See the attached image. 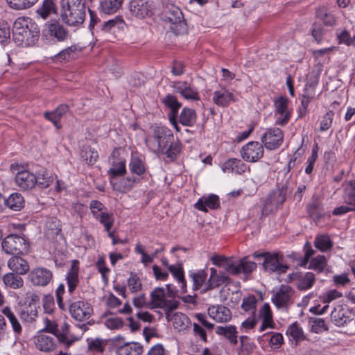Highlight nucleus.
<instances>
[{
    "label": "nucleus",
    "instance_id": "obj_1",
    "mask_svg": "<svg viewBox=\"0 0 355 355\" xmlns=\"http://www.w3.org/2000/svg\"><path fill=\"white\" fill-rule=\"evenodd\" d=\"M12 35L17 45H31L40 35V28L29 17H18L12 26Z\"/></svg>",
    "mask_w": 355,
    "mask_h": 355
},
{
    "label": "nucleus",
    "instance_id": "obj_2",
    "mask_svg": "<svg viewBox=\"0 0 355 355\" xmlns=\"http://www.w3.org/2000/svg\"><path fill=\"white\" fill-rule=\"evenodd\" d=\"M85 4L86 0H61L60 16L62 21L71 26L82 24L86 15Z\"/></svg>",
    "mask_w": 355,
    "mask_h": 355
},
{
    "label": "nucleus",
    "instance_id": "obj_3",
    "mask_svg": "<svg viewBox=\"0 0 355 355\" xmlns=\"http://www.w3.org/2000/svg\"><path fill=\"white\" fill-rule=\"evenodd\" d=\"M174 141L171 130L166 127L155 126L153 135L146 139L147 146L155 153H164L168 144Z\"/></svg>",
    "mask_w": 355,
    "mask_h": 355
},
{
    "label": "nucleus",
    "instance_id": "obj_4",
    "mask_svg": "<svg viewBox=\"0 0 355 355\" xmlns=\"http://www.w3.org/2000/svg\"><path fill=\"white\" fill-rule=\"evenodd\" d=\"M1 248L7 254L24 255L28 253L30 244L24 235L10 234L2 240Z\"/></svg>",
    "mask_w": 355,
    "mask_h": 355
},
{
    "label": "nucleus",
    "instance_id": "obj_5",
    "mask_svg": "<svg viewBox=\"0 0 355 355\" xmlns=\"http://www.w3.org/2000/svg\"><path fill=\"white\" fill-rule=\"evenodd\" d=\"M10 170L15 174V184L21 190L28 191L36 186V175L26 170L24 166L19 164H12Z\"/></svg>",
    "mask_w": 355,
    "mask_h": 355
},
{
    "label": "nucleus",
    "instance_id": "obj_6",
    "mask_svg": "<svg viewBox=\"0 0 355 355\" xmlns=\"http://www.w3.org/2000/svg\"><path fill=\"white\" fill-rule=\"evenodd\" d=\"M252 256L257 259L263 258L262 266L266 271L283 274L285 273L288 268V266L283 263V257L279 256L277 253L254 252Z\"/></svg>",
    "mask_w": 355,
    "mask_h": 355
},
{
    "label": "nucleus",
    "instance_id": "obj_7",
    "mask_svg": "<svg viewBox=\"0 0 355 355\" xmlns=\"http://www.w3.org/2000/svg\"><path fill=\"white\" fill-rule=\"evenodd\" d=\"M162 18L172 24L171 28L178 33L185 29L186 23L181 10L173 3H167L162 11Z\"/></svg>",
    "mask_w": 355,
    "mask_h": 355
},
{
    "label": "nucleus",
    "instance_id": "obj_8",
    "mask_svg": "<svg viewBox=\"0 0 355 355\" xmlns=\"http://www.w3.org/2000/svg\"><path fill=\"white\" fill-rule=\"evenodd\" d=\"M155 6L150 0H131L129 3L130 14L137 19H144L153 15Z\"/></svg>",
    "mask_w": 355,
    "mask_h": 355
},
{
    "label": "nucleus",
    "instance_id": "obj_9",
    "mask_svg": "<svg viewBox=\"0 0 355 355\" xmlns=\"http://www.w3.org/2000/svg\"><path fill=\"white\" fill-rule=\"evenodd\" d=\"M257 263L250 261L248 257H244L236 261H233L232 264L227 266V272L232 275L243 274L245 277L250 275L256 269Z\"/></svg>",
    "mask_w": 355,
    "mask_h": 355
},
{
    "label": "nucleus",
    "instance_id": "obj_10",
    "mask_svg": "<svg viewBox=\"0 0 355 355\" xmlns=\"http://www.w3.org/2000/svg\"><path fill=\"white\" fill-rule=\"evenodd\" d=\"M152 308H162L168 306L171 309H177L179 306V302L174 300H167L166 298L165 291L164 288H155L150 293Z\"/></svg>",
    "mask_w": 355,
    "mask_h": 355
},
{
    "label": "nucleus",
    "instance_id": "obj_11",
    "mask_svg": "<svg viewBox=\"0 0 355 355\" xmlns=\"http://www.w3.org/2000/svg\"><path fill=\"white\" fill-rule=\"evenodd\" d=\"M284 140V133L280 128H271L261 136V141L268 150L279 148Z\"/></svg>",
    "mask_w": 355,
    "mask_h": 355
},
{
    "label": "nucleus",
    "instance_id": "obj_12",
    "mask_svg": "<svg viewBox=\"0 0 355 355\" xmlns=\"http://www.w3.org/2000/svg\"><path fill=\"white\" fill-rule=\"evenodd\" d=\"M69 310L71 317L80 322L89 319L93 312L90 304L83 300L70 303Z\"/></svg>",
    "mask_w": 355,
    "mask_h": 355
},
{
    "label": "nucleus",
    "instance_id": "obj_13",
    "mask_svg": "<svg viewBox=\"0 0 355 355\" xmlns=\"http://www.w3.org/2000/svg\"><path fill=\"white\" fill-rule=\"evenodd\" d=\"M264 153V149L258 141H250L242 147L241 155L246 162H255L260 159Z\"/></svg>",
    "mask_w": 355,
    "mask_h": 355
},
{
    "label": "nucleus",
    "instance_id": "obj_14",
    "mask_svg": "<svg viewBox=\"0 0 355 355\" xmlns=\"http://www.w3.org/2000/svg\"><path fill=\"white\" fill-rule=\"evenodd\" d=\"M52 272L46 268H35L28 275V279L35 286H45L52 279Z\"/></svg>",
    "mask_w": 355,
    "mask_h": 355
},
{
    "label": "nucleus",
    "instance_id": "obj_15",
    "mask_svg": "<svg viewBox=\"0 0 355 355\" xmlns=\"http://www.w3.org/2000/svg\"><path fill=\"white\" fill-rule=\"evenodd\" d=\"M46 26L48 35L58 42H64L69 37L67 28L59 21L51 20Z\"/></svg>",
    "mask_w": 355,
    "mask_h": 355
},
{
    "label": "nucleus",
    "instance_id": "obj_16",
    "mask_svg": "<svg viewBox=\"0 0 355 355\" xmlns=\"http://www.w3.org/2000/svg\"><path fill=\"white\" fill-rule=\"evenodd\" d=\"M58 339L54 336H51L45 333H41L35 337V344L40 351L49 352L55 350L57 347Z\"/></svg>",
    "mask_w": 355,
    "mask_h": 355
},
{
    "label": "nucleus",
    "instance_id": "obj_17",
    "mask_svg": "<svg viewBox=\"0 0 355 355\" xmlns=\"http://www.w3.org/2000/svg\"><path fill=\"white\" fill-rule=\"evenodd\" d=\"M275 114L277 117L275 123L284 125L288 123L291 117V113L288 110V99L280 96L275 101Z\"/></svg>",
    "mask_w": 355,
    "mask_h": 355
},
{
    "label": "nucleus",
    "instance_id": "obj_18",
    "mask_svg": "<svg viewBox=\"0 0 355 355\" xmlns=\"http://www.w3.org/2000/svg\"><path fill=\"white\" fill-rule=\"evenodd\" d=\"M293 290L288 285H282L279 291L273 295L272 302L277 308H286L291 303Z\"/></svg>",
    "mask_w": 355,
    "mask_h": 355
},
{
    "label": "nucleus",
    "instance_id": "obj_19",
    "mask_svg": "<svg viewBox=\"0 0 355 355\" xmlns=\"http://www.w3.org/2000/svg\"><path fill=\"white\" fill-rule=\"evenodd\" d=\"M172 87L174 92L179 93L182 97L187 100L197 101L199 99L197 89L192 87L187 82L175 81L173 83Z\"/></svg>",
    "mask_w": 355,
    "mask_h": 355
},
{
    "label": "nucleus",
    "instance_id": "obj_20",
    "mask_svg": "<svg viewBox=\"0 0 355 355\" xmlns=\"http://www.w3.org/2000/svg\"><path fill=\"white\" fill-rule=\"evenodd\" d=\"M79 261L73 260L71 265L66 275V281L68 286V291L73 293L79 284Z\"/></svg>",
    "mask_w": 355,
    "mask_h": 355
},
{
    "label": "nucleus",
    "instance_id": "obj_21",
    "mask_svg": "<svg viewBox=\"0 0 355 355\" xmlns=\"http://www.w3.org/2000/svg\"><path fill=\"white\" fill-rule=\"evenodd\" d=\"M208 313L218 322H225L232 318L230 310L223 305L211 306L208 309Z\"/></svg>",
    "mask_w": 355,
    "mask_h": 355
},
{
    "label": "nucleus",
    "instance_id": "obj_22",
    "mask_svg": "<svg viewBox=\"0 0 355 355\" xmlns=\"http://www.w3.org/2000/svg\"><path fill=\"white\" fill-rule=\"evenodd\" d=\"M8 267L17 275H25L29 270V265L20 255H12L8 261Z\"/></svg>",
    "mask_w": 355,
    "mask_h": 355
},
{
    "label": "nucleus",
    "instance_id": "obj_23",
    "mask_svg": "<svg viewBox=\"0 0 355 355\" xmlns=\"http://www.w3.org/2000/svg\"><path fill=\"white\" fill-rule=\"evenodd\" d=\"M143 353V346L137 342H126L116 345V355H141Z\"/></svg>",
    "mask_w": 355,
    "mask_h": 355
},
{
    "label": "nucleus",
    "instance_id": "obj_24",
    "mask_svg": "<svg viewBox=\"0 0 355 355\" xmlns=\"http://www.w3.org/2000/svg\"><path fill=\"white\" fill-rule=\"evenodd\" d=\"M317 84H318L317 80H313V82H310V83L308 82L306 84V86L304 88V92L302 96L301 106L299 108V112H300V117H302L306 114L308 105L310 103L311 99L313 98V89Z\"/></svg>",
    "mask_w": 355,
    "mask_h": 355
},
{
    "label": "nucleus",
    "instance_id": "obj_25",
    "mask_svg": "<svg viewBox=\"0 0 355 355\" xmlns=\"http://www.w3.org/2000/svg\"><path fill=\"white\" fill-rule=\"evenodd\" d=\"M111 161L112 167L109 169L107 173L111 180L119 176H122L126 173L125 160L122 157H112Z\"/></svg>",
    "mask_w": 355,
    "mask_h": 355
},
{
    "label": "nucleus",
    "instance_id": "obj_26",
    "mask_svg": "<svg viewBox=\"0 0 355 355\" xmlns=\"http://www.w3.org/2000/svg\"><path fill=\"white\" fill-rule=\"evenodd\" d=\"M219 207V198L218 196L211 194L208 197H203L199 199L195 205V207L198 210L207 211V207L214 209Z\"/></svg>",
    "mask_w": 355,
    "mask_h": 355
},
{
    "label": "nucleus",
    "instance_id": "obj_27",
    "mask_svg": "<svg viewBox=\"0 0 355 355\" xmlns=\"http://www.w3.org/2000/svg\"><path fill=\"white\" fill-rule=\"evenodd\" d=\"M287 195V187L282 186L272 191L266 199V204H272L275 205H282L285 200Z\"/></svg>",
    "mask_w": 355,
    "mask_h": 355
},
{
    "label": "nucleus",
    "instance_id": "obj_28",
    "mask_svg": "<svg viewBox=\"0 0 355 355\" xmlns=\"http://www.w3.org/2000/svg\"><path fill=\"white\" fill-rule=\"evenodd\" d=\"M215 331L218 335L223 336L226 338L232 345H236L237 344V331L235 326H218Z\"/></svg>",
    "mask_w": 355,
    "mask_h": 355
},
{
    "label": "nucleus",
    "instance_id": "obj_29",
    "mask_svg": "<svg viewBox=\"0 0 355 355\" xmlns=\"http://www.w3.org/2000/svg\"><path fill=\"white\" fill-rule=\"evenodd\" d=\"M213 101L218 106L226 107L231 101H235L236 99L233 94L226 89H221L214 92Z\"/></svg>",
    "mask_w": 355,
    "mask_h": 355
},
{
    "label": "nucleus",
    "instance_id": "obj_30",
    "mask_svg": "<svg viewBox=\"0 0 355 355\" xmlns=\"http://www.w3.org/2000/svg\"><path fill=\"white\" fill-rule=\"evenodd\" d=\"M24 202V198L19 193H14L10 195L8 198L3 196V202H1V207L5 205L12 210H19Z\"/></svg>",
    "mask_w": 355,
    "mask_h": 355
},
{
    "label": "nucleus",
    "instance_id": "obj_31",
    "mask_svg": "<svg viewBox=\"0 0 355 355\" xmlns=\"http://www.w3.org/2000/svg\"><path fill=\"white\" fill-rule=\"evenodd\" d=\"M297 279V288L299 290L304 291L312 287L315 282V275L312 272H308L302 275H295Z\"/></svg>",
    "mask_w": 355,
    "mask_h": 355
},
{
    "label": "nucleus",
    "instance_id": "obj_32",
    "mask_svg": "<svg viewBox=\"0 0 355 355\" xmlns=\"http://www.w3.org/2000/svg\"><path fill=\"white\" fill-rule=\"evenodd\" d=\"M196 121V111L191 108L184 107L179 116V122L184 126H193Z\"/></svg>",
    "mask_w": 355,
    "mask_h": 355
},
{
    "label": "nucleus",
    "instance_id": "obj_33",
    "mask_svg": "<svg viewBox=\"0 0 355 355\" xmlns=\"http://www.w3.org/2000/svg\"><path fill=\"white\" fill-rule=\"evenodd\" d=\"M69 326L66 322H64L60 329H58V343L66 347H69L76 340V338L69 336Z\"/></svg>",
    "mask_w": 355,
    "mask_h": 355
},
{
    "label": "nucleus",
    "instance_id": "obj_34",
    "mask_svg": "<svg viewBox=\"0 0 355 355\" xmlns=\"http://www.w3.org/2000/svg\"><path fill=\"white\" fill-rule=\"evenodd\" d=\"M37 14L46 19L51 14L56 12V6L53 0H43L42 4L36 10Z\"/></svg>",
    "mask_w": 355,
    "mask_h": 355
},
{
    "label": "nucleus",
    "instance_id": "obj_35",
    "mask_svg": "<svg viewBox=\"0 0 355 355\" xmlns=\"http://www.w3.org/2000/svg\"><path fill=\"white\" fill-rule=\"evenodd\" d=\"M316 16L325 26H333L336 24L335 17L324 6L320 7L317 9Z\"/></svg>",
    "mask_w": 355,
    "mask_h": 355
},
{
    "label": "nucleus",
    "instance_id": "obj_36",
    "mask_svg": "<svg viewBox=\"0 0 355 355\" xmlns=\"http://www.w3.org/2000/svg\"><path fill=\"white\" fill-rule=\"evenodd\" d=\"M123 0H103L100 4L101 10L108 15L115 13L121 6Z\"/></svg>",
    "mask_w": 355,
    "mask_h": 355
},
{
    "label": "nucleus",
    "instance_id": "obj_37",
    "mask_svg": "<svg viewBox=\"0 0 355 355\" xmlns=\"http://www.w3.org/2000/svg\"><path fill=\"white\" fill-rule=\"evenodd\" d=\"M231 283V279L224 273H220L217 276L209 277L206 290H212L219 287L222 284H229Z\"/></svg>",
    "mask_w": 355,
    "mask_h": 355
},
{
    "label": "nucleus",
    "instance_id": "obj_38",
    "mask_svg": "<svg viewBox=\"0 0 355 355\" xmlns=\"http://www.w3.org/2000/svg\"><path fill=\"white\" fill-rule=\"evenodd\" d=\"M345 314V310L342 306H338L331 311V319L336 326H344L349 320V318L346 317Z\"/></svg>",
    "mask_w": 355,
    "mask_h": 355
},
{
    "label": "nucleus",
    "instance_id": "obj_39",
    "mask_svg": "<svg viewBox=\"0 0 355 355\" xmlns=\"http://www.w3.org/2000/svg\"><path fill=\"white\" fill-rule=\"evenodd\" d=\"M20 275L17 273L8 272L3 276V282L7 286L14 289L21 288L24 285V281Z\"/></svg>",
    "mask_w": 355,
    "mask_h": 355
},
{
    "label": "nucleus",
    "instance_id": "obj_40",
    "mask_svg": "<svg viewBox=\"0 0 355 355\" xmlns=\"http://www.w3.org/2000/svg\"><path fill=\"white\" fill-rule=\"evenodd\" d=\"M175 278L181 284L182 292H186V281L184 279V270L182 263L171 265L168 269Z\"/></svg>",
    "mask_w": 355,
    "mask_h": 355
},
{
    "label": "nucleus",
    "instance_id": "obj_41",
    "mask_svg": "<svg viewBox=\"0 0 355 355\" xmlns=\"http://www.w3.org/2000/svg\"><path fill=\"white\" fill-rule=\"evenodd\" d=\"M80 157L87 164L93 165L97 161L98 154L90 146H84L80 151Z\"/></svg>",
    "mask_w": 355,
    "mask_h": 355
},
{
    "label": "nucleus",
    "instance_id": "obj_42",
    "mask_svg": "<svg viewBox=\"0 0 355 355\" xmlns=\"http://www.w3.org/2000/svg\"><path fill=\"white\" fill-rule=\"evenodd\" d=\"M173 327L179 331L186 329L190 324L189 318L182 313H175L172 316Z\"/></svg>",
    "mask_w": 355,
    "mask_h": 355
},
{
    "label": "nucleus",
    "instance_id": "obj_43",
    "mask_svg": "<svg viewBox=\"0 0 355 355\" xmlns=\"http://www.w3.org/2000/svg\"><path fill=\"white\" fill-rule=\"evenodd\" d=\"M308 212L315 223L324 216V211L320 202L317 200L309 205Z\"/></svg>",
    "mask_w": 355,
    "mask_h": 355
},
{
    "label": "nucleus",
    "instance_id": "obj_44",
    "mask_svg": "<svg viewBox=\"0 0 355 355\" xmlns=\"http://www.w3.org/2000/svg\"><path fill=\"white\" fill-rule=\"evenodd\" d=\"M37 184L41 188H47L53 182V176L46 170L42 169L36 175Z\"/></svg>",
    "mask_w": 355,
    "mask_h": 355
},
{
    "label": "nucleus",
    "instance_id": "obj_45",
    "mask_svg": "<svg viewBox=\"0 0 355 355\" xmlns=\"http://www.w3.org/2000/svg\"><path fill=\"white\" fill-rule=\"evenodd\" d=\"M19 315L22 320L31 322L37 316V310L34 306L28 304L20 311Z\"/></svg>",
    "mask_w": 355,
    "mask_h": 355
},
{
    "label": "nucleus",
    "instance_id": "obj_46",
    "mask_svg": "<svg viewBox=\"0 0 355 355\" xmlns=\"http://www.w3.org/2000/svg\"><path fill=\"white\" fill-rule=\"evenodd\" d=\"M316 248L322 252H326L331 249L333 243L328 235H321L315 238L314 242Z\"/></svg>",
    "mask_w": 355,
    "mask_h": 355
},
{
    "label": "nucleus",
    "instance_id": "obj_47",
    "mask_svg": "<svg viewBox=\"0 0 355 355\" xmlns=\"http://www.w3.org/2000/svg\"><path fill=\"white\" fill-rule=\"evenodd\" d=\"M3 313L9 320L14 332L16 334H20L22 331V327H21L19 320H17V318L15 317L14 313L12 312L11 309L9 307H5L3 309Z\"/></svg>",
    "mask_w": 355,
    "mask_h": 355
},
{
    "label": "nucleus",
    "instance_id": "obj_48",
    "mask_svg": "<svg viewBox=\"0 0 355 355\" xmlns=\"http://www.w3.org/2000/svg\"><path fill=\"white\" fill-rule=\"evenodd\" d=\"M110 182L115 190L119 192H125L129 191L134 186L136 182V179L135 178L122 179L119 184L114 182L113 180H110Z\"/></svg>",
    "mask_w": 355,
    "mask_h": 355
},
{
    "label": "nucleus",
    "instance_id": "obj_49",
    "mask_svg": "<svg viewBox=\"0 0 355 355\" xmlns=\"http://www.w3.org/2000/svg\"><path fill=\"white\" fill-rule=\"evenodd\" d=\"M9 6L15 10H24L30 8L34 6L38 0H6Z\"/></svg>",
    "mask_w": 355,
    "mask_h": 355
},
{
    "label": "nucleus",
    "instance_id": "obj_50",
    "mask_svg": "<svg viewBox=\"0 0 355 355\" xmlns=\"http://www.w3.org/2000/svg\"><path fill=\"white\" fill-rule=\"evenodd\" d=\"M130 168L132 173L138 175H141L146 172L144 162L137 157L131 159Z\"/></svg>",
    "mask_w": 355,
    "mask_h": 355
},
{
    "label": "nucleus",
    "instance_id": "obj_51",
    "mask_svg": "<svg viewBox=\"0 0 355 355\" xmlns=\"http://www.w3.org/2000/svg\"><path fill=\"white\" fill-rule=\"evenodd\" d=\"M78 48L76 45H72L62 51L55 55V58L60 61H68L73 59L77 52Z\"/></svg>",
    "mask_w": 355,
    "mask_h": 355
},
{
    "label": "nucleus",
    "instance_id": "obj_52",
    "mask_svg": "<svg viewBox=\"0 0 355 355\" xmlns=\"http://www.w3.org/2000/svg\"><path fill=\"white\" fill-rule=\"evenodd\" d=\"M286 333L297 342L304 339L303 331L302 328L300 327L297 322L289 326Z\"/></svg>",
    "mask_w": 355,
    "mask_h": 355
},
{
    "label": "nucleus",
    "instance_id": "obj_53",
    "mask_svg": "<svg viewBox=\"0 0 355 355\" xmlns=\"http://www.w3.org/2000/svg\"><path fill=\"white\" fill-rule=\"evenodd\" d=\"M326 265L327 261L324 256L320 255L310 261L309 268L320 272L324 270Z\"/></svg>",
    "mask_w": 355,
    "mask_h": 355
},
{
    "label": "nucleus",
    "instance_id": "obj_54",
    "mask_svg": "<svg viewBox=\"0 0 355 355\" xmlns=\"http://www.w3.org/2000/svg\"><path fill=\"white\" fill-rule=\"evenodd\" d=\"M168 146L163 154H166L171 160H175L180 152L181 144L179 142L174 143L173 141Z\"/></svg>",
    "mask_w": 355,
    "mask_h": 355
},
{
    "label": "nucleus",
    "instance_id": "obj_55",
    "mask_svg": "<svg viewBox=\"0 0 355 355\" xmlns=\"http://www.w3.org/2000/svg\"><path fill=\"white\" fill-rule=\"evenodd\" d=\"M191 277L193 282V287L195 290L200 288L202 285L205 282L207 275L205 271L200 270L197 272L191 274Z\"/></svg>",
    "mask_w": 355,
    "mask_h": 355
},
{
    "label": "nucleus",
    "instance_id": "obj_56",
    "mask_svg": "<svg viewBox=\"0 0 355 355\" xmlns=\"http://www.w3.org/2000/svg\"><path fill=\"white\" fill-rule=\"evenodd\" d=\"M213 264L218 267H224L227 271V266L233 263V260L231 257H227L222 255H214L211 258Z\"/></svg>",
    "mask_w": 355,
    "mask_h": 355
},
{
    "label": "nucleus",
    "instance_id": "obj_57",
    "mask_svg": "<svg viewBox=\"0 0 355 355\" xmlns=\"http://www.w3.org/2000/svg\"><path fill=\"white\" fill-rule=\"evenodd\" d=\"M337 38L340 44H345L347 46L355 45V35L352 37L349 33L345 30L337 31Z\"/></svg>",
    "mask_w": 355,
    "mask_h": 355
},
{
    "label": "nucleus",
    "instance_id": "obj_58",
    "mask_svg": "<svg viewBox=\"0 0 355 355\" xmlns=\"http://www.w3.org/2000/svg\"><path fill=\"white\" fill-rule=\"evenodd\" d=\"M257 300L254 295H251L243 299L241 309L245 311H253L254 314Z\"/></svg>",
    "mask_w": 355,
    "mask_h": 355
},
{
    "label": "nucleus",
    "instance_id": "obj_59",
    "mask_svg": "<svg viewBox=\"0 0 355 355\" xmlns=\"http://www.w3.org/2000/svg\"><path fill=\"white\" fill-rule=\"evenodd\" d=\"M106 343L100 338H96L88 343V349L90 351L102 353L105 350Z\"/></svg>",
    "mask_w": 355,
    "mask_h": 355
},
{
    "label": "nucleus",
    "instance_id": "obj_60",
    "mask_svg": "<svg viewBox=\"0 0 355 355\" xmlns=\"http://www.w3.org/2000/svg\"><path fill=\"white\" fill-rule=\"evenodd\" d=\"M345 202L351 206H355V181L350 182L349 188L345 191Z\"/></svg>",
    "mask_w": 355,
    "mask_h": 355
},
{
    "label": "nucleus",
    "instance_id": "obj_61",
    "mask_svg": "<svg viewBox=\"0 0 355 355\" xmlns=\"http://www.w3.org/2000/svg\"><path fill=\"white\" fill-rule=\"evenodd\" d=\"M309 322L313 323L312 329L315 332L318 333L322 330L327 331L328 327L325 324V322L323 319L316 318H310Z\"/></svg>",
    "mask_w": 355,
    "mask_h": 355
},
{
    "label": "nucleus",
    "instance_id": "obj_62",
    "mask_svg": "<svg viewBox=\"0 0 355 355\" xmlns=\"http://www.w3.org/2000/svg\"><path fill=\"white\" fill-rule=\"evenodd\" d=\"M128 284L132 293L137 292L141 289V283L139 278L133 273H131L130 277L128 278Z\"/></svg>",
    "mask_w": 355,
    "mask_h": 355
},
{
    "label": "nucleus",
    "instance_id": "obj_63",
    "mask_svg": "<svg viewBox=\"0 0 355 355\" xmlns=\"http://www.w3.org/2000/svg\"><path fill=\"white\" fill-rule=\"evenodd\" d=\"M105 325L110 329H119L123 327V321L119 317L108 318L105 321Z\"/></svg>",
    "mask_w": 355,
    "mask_h": 355
},
{
    "label": "nucleus",
    "instance_id": "obj_64",
    "mask_svg": "<svg viewBox=\"0 0 355 355\" xmlns=\"http://www.w3.org/2000/svg\"><path fill=\"white\" fill-rule=\"evenodd\" d=\"M164 104L169 109L180 107L182 104L178 101L176 96L172 94L166 95L162 100Z\"/></svg>",
    "mask_w": 355,
    "mask_h": 355
}]
</instances>
